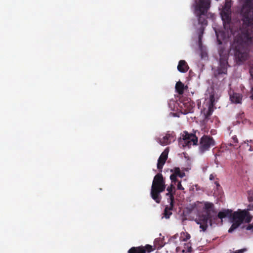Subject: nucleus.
<instances>
[{"mask_svg":"<svg viewBox=\"0 0 253 253\" xmlns=\"http://www.w3.org/2000/svg\"><path fill=\"white\" fill-rule=\"evenodd\" d=\"M249 211H252L253 210V204H251L249 205L248 206V209L246 210Z\"/></svg>","mask_w":253,"mask_h":253,"instance_id":"cd10ccee","label":"nucleus"},{"mask_svg":"<svg viewBox=\"0 0 253 253\" xmlns=\"http://www.w3.org/2000/svg\"><path fill=\"white\" fill-rule=\"evenodd\" d=\"M217 42V50L219 55V66L213 71L215 78L219 80L220 77L224 79L223 75L227 74V68L229 66L228 60L229 51L228 48V39L232 35L229 32H225L223 30L215 29Z\"/></svg>","mask_w":253,"mask_h":253,"instance_id":"f03ea898","label":"nucleus"},{"mask_svg":"<svg viewBox=\"0 0 253 253\" xmlns=\"http://www.w3.org/2000/svg\"><path fill=\"white\" fill-rule=\"evenodd\" d=\"M214 184L216 185V188H217V189H219V188H220V184H219V183H218V181H215L214 182Z\"/></svg>","mask_w":253,"mask_h":253,"instance_id":"c756f323","label":"nucleus"},{"mask_svg":"<svg viewBox=\"0 0 253 253\" xmlns=\"http://www.w3.org/2000/svg\"><path fill=\"white\" fill-rule=\"evenodd\" d=\"M248 199L250 202L253 201V197L252 196L248 197Z\"/></svg>","mask_w":253,"mask_h":253,"instance_id":"2f4dec72","label":"nucleus"},{"mask_svg":"<svg viewBox=\"0 0 253 253\" xmlns=\"http://www.w3.org/2000/svg\"><path fill=\"white\" fill-rule=\"evenodd\" d=\"M212 107L211 106H210L209 107L208 110L206 111V112L204 113L205 118L206 119H208L209 117L211 115L212 113Z\"/></svg>","mask_w":253,"mask_h":253,"instance_id":"4be33fe9","label":"nucleus"},{"mask_svg":"<svg viewBox=\"0 0 253 253\" xmlns=\"http://www.w3.org/2000/svg\"><path fill=\"white\" fill-rule=\"evenodd\" d=\"M190 238V235L187 232H182L180 234V236L179 237L178 235L176 234L171 237L169 240V244H174L175 246L177 245L178 242L180 243H184L183 242L186 241Z\"/></svg>","mask_w":253,"mask_h":253,"instance_id":"1a4fd4ad","label":"nucleus"},{"mask_svg":"<svg viewBox=\"0 0 253 253\" xmlns=\"http://www.w3.org/2000/svg\"><path fill=\"white\" fill-rule=\"evenodd\" d=\"M189 69V67L184 60H180L179 61L178 66H177V70L181 73H185Z\"/></svg>","mask_w":253,"mask_h":253,"instance_id":"f3484780","label":"nucleus"},{"mask_svg":"<svg viewBox=\"0 0 253 253\" xmlns=\"http://www.w3.org/2000/svg\"><path fill=\"white\" fill-rule=\"evenodd\" d=\"M174 185H175L174 183H171L170 185L168 186L167 188V190L168 192L166 194V195L169 197L168 199L169 202H174V196L175 194V189Z\"/></svg>","mask_w":253,"mask_h":253,"instance_id":"2eb2a0df","label":"nucleus"},{"mask_svg":"<svg viewBox=\"0 0 253 253\" xmlns=\"http://www.w3.org/2000/svg\"><path fill=\"white\" fill-rule=\"evenodd\" d=\"M163 246H164V244L162 242V243L159 245V246L158 247V248H161L163 247Z\"/></svg>","mask_w":253,"mask_h":253,"instance_id":"473e14b6","label":"nucleus"},{"mask_svg":"<svg viewBox=\"0 0 253 253\" xmlns=\"http://www.w3.org/2000/svg\"><path fill=\"white\" fill-rule=\"evenodd\" d=\"M246 249H241L235 251L233 253H243Z\"/></svg>","mask_w":253,"mask_h":253,"instance_id":"c85d7f7f","label":"nucleus"},{"mask_svg":"<svg viewBox=\"0 0 253 253\" xmlns=\"http://www.w3.org/2000/svg\"><path fill=\"white\" fill-rule=\"evenodd\" d=\"M180 244L181 245L180 246L176 247L175 250L177 253H191L192 250L190 243H182Z\"/></svg>","mask_w":253,"mask_h":253,"instance_id":"ddd939ff","label":"nucleus"},{"mask_svg":"<svg viewBox=\"0 0 253 253\" xmlns=\"http://www.w3.org/2000/svg\"><path fill=\"white\" fill-rule=\"evenodd\" d=\"M200 30H201V34H200L199 35V41H200L201 40V38H202V34H203L204 30V28H200Z\"/></svg>","mask_w":253,"mask_h":253,"instance_id":"bb28decb","label":"nucleus"},{"mask_svg":"<svg viewBox=\"0 0 253 253\" xmlns=\"http://www.w3.org/2000/svg\"><path fill=\"white\" fill-rule=\"evenodd\" d=\"M187 88V86H185L184 84L181 82L179 81L176 83L175 84V90L176 91L179 95H182L184 93V90Z\"/></svg>","mask_w":253,"mask_h":253,"instance_id":"a211bd4d","label":"nucleus"},{"mask_svg":"<svg viewBox=\"0 0 253 253\" xmlns=\"http://www.w3.org/2000/svg\"><path fill=\"white\" fill-rule=\"evenodd\" d=\"M168 151H167V149L165 150V151L161 154L159 157L158 163H157V168L160 170V172H162V169L163 166L165 164L167 159H168Z\"/></svg>","mask_w":253,"mask_h":253,"instance_id":"4468645a","label":"nucleus"},{"mask_svg":"<svg viewBox=\"0 0 253 253\" xmlns=\"http://www.w3.org/2000/svg\"><path fill=\"white\" fill-rule=\"evenodd\" d=\"M221 11L231 12V3L230 2L226 1L222 10Z\"/></svg>","mask_w":253,"mask_h":253,"instance_id":"412c9836","label":"nucleus"},{"mask_svg":"<svg viewBox=\"0 0 253 253\" xmlns=\"http://www.w3.org/2000/svg\"><path fill=\"white\" fill-rule=\"evenodd\" d=\"M249 72H250V76H251V78H250V80H249L250 84V86H251L250 98L252 100H253V68H251L250 69Z\"/></svg>","mask_w":253,"mask_h":253,"instance_id":"aec40b11","label":"nucleus"},{"mask_svg":"<svg viewBox=\"0 0 253 253\" xmlns=\"http://www.w3.org/2000/svg\"><path fill=\"white\" fill-rule=\"evenodd\" d=\"M153 251L152 246L146 245L145 246L133 247L127 252L128 253H150Z\"/></svg>","mask_w":253,"mask_h":253,"instance_id":"9d476101","label":"nucleus"},{"mask_svg":"<svg viewBox=\"0 0 253 253\" xmlns=\"http://www.w3.org/2000/svg\"><path fill=\"white\" fill-rule=\"evenodd\" d=\"M170 171L172 173L170 176V179L171 183H174V184H176V182L177 181V176L182 178L185 175V173L184 172H181L180 169L178 167H175L171 169Z\"/></svg>","mask_w":253,"mask_h":253,"instance_id":"f8f14e48","label":"nucleus"},{"mask_svg":"<svg viewBox=\"0 0 253 253\" xmlns=\"http://www.w3.org/2000/svg\"><path fill=\"white\" fill-rule=\"evenodd\" d=\"M231 12L221 11L224 26L222 30L234 36L230 52L233 54L236 63L241 65L247 59L248 46L253 41V0H245L244 2L241 10L242 23L240 20L231 23Z\"/></svg>","mask_w":253,"mask_h":253,"instance_id":"f257e3e1","label":"nucleus"},{"mask_svg":"<svg viewBox=\"0 0 253 253\" xmlns=\"http://www.w3.org/2000/svg\"><path fill=\"white\" fill-rule=\"evenodd\" d=\"M232 142L234 143H238V140L236 136V135H234L232 137Z\"/></svg>","mask_w":253,"mask_h":253,"instance_id":"a878e982","label":"nucleus"},{"mask_svg":"<svg viewBox=\"0 0 253 253\" xmlns=\"http://www.w3.org/2000/svg\"><path fill=\"white\" fill-rule=\"evenodd\" d=\"M215 141L213 138L210 135H203L200 139L199 144V152L203 154L209 151L211 147L215 145Z\"/></svg>","mask_w":253,"mask_h":253,"instance_id":"0eeeda50","label":"nucleus"},{"mask_svg":"<svg viewBox=\"0 0 253 253\" xmlns=\"http://www.w3.org/2000/svg\"><path fill=\"white\" fill-rule=\"evenodd\" d=\"M166 189L165 180L161 173H157L154 177L151 189V196L157 203L161 201V193Z\"/></svg>","mask_w":253,"mask_h":253,"instance_id":"39448f33","label":"nucleus"},{"mask_svg":"<svg viewBox=\"0 0 253 253\" xmlns=\"http://www.w3.org/2000/svg\"><path fill=\"white\" fill-rule=\"evenodd\" d=\"M210 106H211V107H213L214 104V102H215V97H214V94L213 93H211L210 94Z\"/></svg>","mask_w":253,"mask_h":253,"instance_id":"5701e85b","label":"nucleus"},{"mask_svg":"<svg viewBox=\"0 0 253 253\" xmlns=\"http://www.w3.org/2000/svg\"><path fill=\"white\" fill-rule=\"evenodd\" d=\"M196 11H199L198 22L202 26H207L208 21L206 18L208 10L210 7V0H195Z\"/></svg>","mask_w":253,"mask_h":253,"instance_id":"423d86ee","label":"nucleus"},{"mask_svg":"<svg viewBox=\"0 0 253 253\" xmlns=\"http://www.w3.org/2000/svg\"><path fill=\"white\" fill-rule=\"evenodd\" d=\"M230 98L231 101L235 103H241L242 99V95L241 94L238 93H233L230 95Z\"/></svg>","mask_w":253,"mask_h":253,"instance_id":"6ab92c4d","label":"nucleus"},{"mask_svg":"<svg viewBox=\"0 0 253 253\" xmlns=\"http://www.w3.org/2000/svg\"><path fill=\"white\" fill-rule=\"evenodd\" d=\"M214 179V175L213 174H211L210 175V180H212Z\"/></svg>","mask_w":253,"mask_h":253,"instance_id":"7c9ffc66","label":"nucleus"},{"mask_svg":"<svg viewBox=\"0 0 253 253\" xmlns=\"http://www.w3.org/2000/svg\"><path fill=\"white\" fill-rule=\"evenodd\" d=\"M246 229L248 231H251L253 232V225L252 224H249L245 227Z\"/></svg>","mask_w":253,"mask_h":253,"instance_id":"b1692460","label":"nucleus"},{"mask_svg":"<svg viewBox=\"0 0 253 253\" xmlns=\"http://www.w3.org/2000/svg\"><path fill=\"white\" fill-rule=\"evenodd\" d=\"M253 216L247 210H238L234 212H232L230 221L232 224L228 233H231L237 229L245 221L246 223H249L252 220Z\"/></svg>","mask_w":253,"mask_h":253,"instance_id":"20e7f679","label":"nucleus"},{"mask_svg":"<svg viewBox=\"0 0 253 253\" xmlns=\"http://www.w3.org/2000/svg\"><path fill=\"white\" fill-rule=\"evenodd\" d=\"M182 139L183 141V146H188L191 145H196L198 143L197 137L193 133H188L187 131H184L182 135Z\"/></svg>","mask_w":253,"mask_h":253,"instance_id":"6e6552de","label":"nucleus"},{"mask_svg":"<svg viewBox=\"0 0 253 253\" xmlns=\"http://www.w3.org/2000/svg\"><path fill=\"white\" fill-rule=\"evenodd\" d=\"M178 182L177 185V189L179 190L183 191L184 190V187L182 186L181 181H177Z\"/></svg>","mask_w":253,"mask_h":253,"instance_id":"393cba45","label":"nucleus"},{"mask_svg":"<svg viewBox=\"0 0 253 253\" xmlns=\"http://www.w3.org/2000/svg\"><path fill=\"white\" fill-rule=\"evenodd\" d=\"M175 139V135L173 132H168L163 138H158L157 141L163 146L169 145L171 141H174Z\"/></svg>","mask_w":253,"mask_h":253,"instance_id":"9b49d317","label":"nucleus"},{"mask_svg":"<svg viewBox=\"0 0 253 253\" xmlns=\"http://www.w3.org/2000/svg\"><path fill=\"white\" fill-rule=\"evenodd\" d=\"M169 202L170 203L169 206H167L166 207L163 213L164 216L167 219L169 218L170 216L172 214V211L173 210L174 207V202Z\"/></svg>","mask_w":253,"mask_h":253,"instance_id":"dca6fc26","label":"nucleus"},{"mask_svg":"<svg viewBox=\"0 0 253 253\" xmlns=\"http://www.w3.org/2000/svg\"><path fill=\"white\" fill-rule=\"evenodd\" d=\"M158 242V240H156L155 241V245H156V246L157 245V242Z\"/></svg>","mask_w":253,"mask_h":253,"instance_id":"72a5a7b5","label":"nucleus"},{"mask_svg":"<svg viewBox=\"0 0 253 253\" xmlns=\"http://www.w3.org/2000/svg\"><path fill=\"white\" fill-rule=\"evenodd\" d=\"M232 212V211L231 210H224L217 214L213 204L206 202L204 203L202 211L199 214L198 217L196 218L195 221L198 224H200V228L202 231H205L208 227V223L212 226L218 218L222 219L225 217H229L230 219Z\"/></svg>","mask_w":253,"mask_h":253,"instance_id":"7ed1b4c3","label":"nucleus"}]
</instances>
